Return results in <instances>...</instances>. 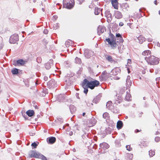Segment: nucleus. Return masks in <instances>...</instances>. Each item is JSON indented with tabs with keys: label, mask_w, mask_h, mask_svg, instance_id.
<instances>
[{
	"label": "nucleus",
	"mask_w": 160,
	"mask_h": 160,
	"mask_svg": "<svg viewBox=\"0 0 160 160\" xmlns=\"http://www.w3.org/2000/svg\"><path fill=\"white\" fill-rule=\"evenodd\" d=\"M100 84L99 82L96 80L89 81L86 79H84L82 83V86L84 88V92L87 94L88 92V88L93 89L95 87L99 86Z\"/></svg>",
	"instance_id": "nucleus-1"
},
{
	"label": "nucleus",
	"mask_w": 160,
	"mask_h": 160,
	"mask_svg": "<svg viewBox=\"0 0 160 160\" xmlns=\"http://www.w3.org/2000/svg\"><path fill=\"white\" fill-rule=\"evenodd\" d=\"M145 59L148 64L150 65H157L159 63V58L154 56L145 57Z\"/></svg>",
	"instance_id": "nucleus-2"
},
{
	"label": "nucleus",
	"mask_w": 160,
	"mask_h": 160,
	"mask_svg": "<svg viewBox=\"0 0 160 160\" xmlns=\"http://www.w3.org/2000/svg\"><path fill=\"white\" fill-rule=\"evenodd\" d=\"M74 0H63V6L68 9L72 8L74 5Z\"/></svg>",
	"instance_id": "nucleus-3"
},
{
	"label": "nucleus",
	"mask_w": 160,
	"mask_h": 160,
	"mask_svg": "<svg viewBox=\"0 0 160 160\" xmlns=\"http://www.w3.org/2000/svg\"><path fill=\"white\" fill-rule=\"evenodd\" d=\"M105 41L108 42V44L110 45L112 49H114L117 48L118 45L116 39L110 40L109 38H108L106 39Z\"/></svg>",
	"instance_id": "nucleus-4"
},
{
	"label": "nucleus",
	"mask_w": 160,
	"mask_h": 160,
	"mask_svg": "<svg viewBox=\"0 0 160 160\" xmlns=\"http://www.w3.org/2000/svg\"><path fill=\"white\" fill-rule=\"evenodd\" d=\"M109 77V74L106 71H103L100 76L99 77V78L101 81H105Z\"/></svg>",
	"instance_id": "nucleus-5"
},
{
	"label": "nucleus",
	"mask_w": 160,
	"mask_h": 160,
	"mask_svg": "<svg viewBox=\"0 0 160 160\" xmlns=\"http://www.w3.org/2000/svg\"><path fill=\"white\" fill-rule=\"evenodd\" d=\"M106 60L109 62L111 63H113L114 64L117 63V60L114 59L112 57L109 55H107L106 57Z\"/></svg>",
	"instance_id": "nucleus-6"
},
{
	"label": "nucleus",
	"mask_w": 160,
	"mask_h": 160,
	"mask_svg": "<svg viewBox=\"0 0 160 160\" xmlns=\"http://www.w3.org/2000/svg\"><path fill=\"white\" fill-rule=\"evenodd\" d=\"M18 40V36L17 35H13L10 37L9 42L11 43H15Z\"/></svg>",
	"instance_id": "nucleus-7"
},
{
	"label": "nucleus",
	"mask_w": 160,
	"mask_h": 160,
	"mask_svg": "<svg viewBox=\"0 0 160 160\" xmlns=\"http://www.w3.org/2000/svg\"><path fill=\"white\" fill-rule=\"evenodd\" d=\"M114 16L117 19H120L122 18L123 15L121 12L118 11H116L114 12Z\"/></svg>",
	"instance_id": "nucleus-8"
},
{
	"label": "nucleus",
	"mask_w": 160,
	"mask_h": 160,
	"mask_svg": "<svg viewBox=\"0 0 160 160\" xmlns=\"http://www.w3.org/2000/svg\"><path fill=\"white\" fill-rule=\"evenodd\" d=\"M111 2L113 8L115 9H118V0H111Z\"/></svg>",
	"instance_id": "nucleus-9"
},
{
	"label": "nucleus",
	"mask_w": 160,
	"mask_h": 160,
	"mask_svg": "<svg viewBox=\"0 0 160 160\" xmlns=\"http://www.w3.org/2000/svg\"><path fill=\"white\" fill-rule=\"evenodd\" d=\"M120 72V70L119 68L116 67L112 69L111 72L112 75H116L119 73Z\"/></svg>",
	"instance_id": "nucleus-10"
},
{
	"label": "nucleus",
	"mask_w": 160,
	"mask_h": 160,
	"mask_svg": "<svg viewBox=\"0 0 160 160\" xmlns=\"http://www.w3.org/2000/svg\"><path fill=\"white\" fill-rule=\"evenodd\" d=\"M48 139V142L50 144H53L56 141L55 138L53 137H50Z\"/></svg>",
	"instance_id": "nucleus-11"
},
{
	"label": "nucleus",
	"mask_w": 160,
	"mask_h": 160,
	"mask_svg": "<svg viewBox=\"0 0 160 160\" xmlns=\"http://www.w3.org/2000/svg\"><path fill=\"white\" fill-rule=\"evenodd\" d=\"M100 146L101 148L103 149H107L109 147L108 144L107 143L104 142L101 143L100 145Z\"/></svg>",
	"instance_id": "nucleus-12"
},
{
	"label": "nucleus",
	"mask_w": 160,
	"mask_h": 160,
	"mask_svg": "<svg viewBox=\"0 0 160 160\" xmlns=\"http://www.w3.org/2000/svg\"><path fill=\"white\" fill-rule=\"evenodd\" d=\"M126 86L128 88H129L132 85V82L130 80V77L128 76L126 79Z\"/></svg>",
	"instance_id": "nucleus-13"
},
{
	"label": "nucleus",
	"mask_w": 160,
	"mask_h": 160,
	"mask_svg": "<svg viewBox=\"0 0 160 160\" xmlns=\"http://www.w3.org/2000/svg\"><path fill=\"white\" fill-rule=\"evenodd\" d=\"M142 55L146 57H150L151 56V52L149 50H145L142 52Z\"/></svg>",
	"instance_id": "nucleus-14"
},
{
	"label": "nucleus",
	"mask_w": 160,
	"mask_h": 160,
	"mask_svg": "<svg viewBox=\"0 0 160 160\" xmlns=\"http://www.w3.org/2000/svg\"><path fill=\"white\" fill-rule=\"evenodd\" d=\"M16 62L17 63L14 64L15 66H16L17 64V65L20 64L22 66L25 64V61H24L22 59H19L16 61Z\"/></svg>",
	"instance_id": "nucleus-15"
},
{
	"label": "nucleus",
	"mask_w": 160,
	"mask_h": 160,
	"mask_svg": "<svg viewBox=\"0 0 160 160\" xmlns=\"http://www.w3.org/2000/svg\"><path fill=\"white\" fill-rule=\"evenodd\" d=\"M123 126L122 122L121 121H118L117 124V127L118 129L119 130L122 128Z\"/></svg>",
	"instance_id": "nucleus-16"
},
{
	"label": "nucleus",
	"mask_w": 160,
	"mask_h": 160,
	"mask_svg": "<svg viewBox=\"0 0 160 160\" xmlns=\"http://www.w3.org/2000/svg\"><path fill=\"white\" fill-rule=\"evenodd\" d=\"M26 113L30 117H32L33 116L34 114V112L33 110H28Z\"/></svg>",
	"instance_id": "nucleus-17"
},
{
	"label": "nucleus",
	"mask_w": 160,
	"mask_h": 160,
	"mask_svg": "<svg viewBox=\"0 0 160 160\" xmlns=\"http://www.w3.org/2000/svg\"><path fill=\"white\" fill-rule=\"evenodd\" d=\"M138 39L140 43H142L143 41H145V38L142 35H140L138 38Z\"/></svg>",
	"instance_id": "nucleus-18"
},
{
	"label": "nucleus",
	"mask_w": 160,
	"mask_h": 160,
	"mask_svg": "<svg viewBox=\"0 0 160 160\" xmlns=\"http://www.w3.org/2000/svg\"><path fill=\"white\" fill-rule=\"evenodd\" d=\"M40 154L39 153H37L36 152H34L33 154L30 155L31 157H34L35 158H40Z\"/></svg>",
	"instance_id": "nucleus-19"
},
{
	"label": "nucleus",
	"mask_w": 160,
	"mask_h": 160,
	"mask_svg": "<svg viewBox=\"0 0 160 160\" xmlns=\"http://www.w3.org/2000/svg\"><path fill=\"white\" fill-rule=\"evenodd\" d=\"M125 98L127 101H130L131 100V94L128 93H127L125 96Z\"/></svg>",
	"instance_id": "nucleus-20"
},
{
	"label": "nucleus",
	"mask_w": 160,
	"mask_h": 160,
	"mask_svg": "<svg viewBox=\"0 0 160 160\" xmlns=\"http://www.w3.org/2000/svg\"><path fill=\"white\" fill-rule=\"evenodd\" d=\"M116 36L117 37L119 38L120 42H123V40L122 39V37L120 33H116Z\"/></svg>",
	"instance_id": "nucleus-21"
},
{
	"label": "nucleus",
	"mask_w": 160,
	"mask_h": 160,
	"mask_svg": "<svg viewBox=\"0 0 160 160\" xmlns=\"http://www.w3.org/2000/svg\"><path fill=\"white\" fill-rule=\"evenodd\" d=\"M100 8H98L97 7L95 8V11L94 13L96 15H98L100 12Z\"/></svg>",
	"instance_id": "nucleus-22"
},
{
	"label": "nucleus",
	"mask_w": 160,
	"mask_h": 160,
	"mask_svg": "<svg viewBox=\"0 0 160 160\" xmlns=\"http://www.w3.org/2000/svg\"><path fill=\"white\" fill-rule=\"evenodd\" d=\"M72 41L69 40L66 41L65 43L66 46L67 47H68L72 44Z\"/></svg>",
	"instance_id": "nucleus-23"
},
{
	"label": "nucleus",
	"mask_w": 160,
	"mask_h": 160,
	"mask_svg": "<svg viewBox=\"0 0 160 160\" xmlns=\"http://www.w3.org/2000/svg\"><path fill=\"white\" fill-rule=\"evenodd\" d=\"M39 142H34L31 144V146L33 147V148H36Z\"/></svg>",
	"instance_id": "nucleus-24"
},
{
	"label": "nucleus",
	"mask_w": 160,
	"mask_h": 160,
	"mask_svg": "<svg viewBox=\"0 0 160 160\" xmlns=\"http://www.w3.org/2000/svg\"><path fill=\"white\" fill-rule=\"evenodd\" d=\"M75 62L76 63L80 64L81 62V59L77 57L75 58Z\"/></svg>",
	"instance_id": "nucleus-25"
},
{
	"label": "nucleus",
	"mask_w": 160,
	"mask_h": 160,
	"mask_svg": "<svg viewBox=\"0 0 160 160\" xmlns=\"http://www.w3.org/2000/svg\"><path fill=\"white\" fill-rule=\"evenodd\" d=\"M98 32L100 33H102L104 32V29L103 28H102L101 27H100L98 28Z\"/></svg>",
	"instance_id": "nucleus-26"
},
{
	"label": "nucleus",
	"mask_w": 160,
	"mask_h": 160,
	"mask_svg": "<svg viewBox=\"0 0 160 160\" xmlns=\"http://www.w3.org/2000/svg\"><path fill=\"white\" fill-rule=\"evenodd\" d=\"M12 73L13 74H16L18 73V69L14 68L12 71Z\"/></svg>",
	"instance_id": "nucleus-27"
},
{
	"label": "nucleus",
	"mask_w": 160,
	"mask_h": 160,
	"mask_svg": "<svg viewBox=\"0 0 160 160\" xmlns=\"http://www.w3.org/2000/svg\"><path fill=\"white\" fill-rule=\"evenodd\" d=\"M103 117L105 119H107L109 117V114L108 113L105 112L103 114Z\"/></svg>",
	"instance_id": "nucleus-28"
},
{
	"label": "nucleus",
	"mask_w": 160,
	"mask_h": 160,
	"mask_svg": "<svg viewBox=\"0 0 160 160\" xmlns=\"http://www.w3.org/2000/svg\"><path fill=\"white\" fill-rule=\"evenodd\" d=\"M149 154L150 156L152 157L155 155V152L154 151L151 150L149 151Z\"/></svg>",
	"instance_id": "nucleus-29"
},
{
	"label": "nucleus",
	"mask_w": 160,
	"mask_h": 160,
	"mask_svg": "<svg viewBox=\"0 0 160 160\" xmlns=\"http://www.w3.org/2000/svg\"><path fill=\"white\" fill-rule=\"evenodd\" d=\"M42 42L43 45L46 46L47 44L48 43V42L45 39H44L42 40Z\"/></svg>",
	"instance_id": "nucleus-30"
},
{
	"label": "nucleus",
	"mask_w": 160,
	"mask_h": 160,
	"mask_svg": "<svg viewBox=\"0 0 160 160\" xmlns=\"http://www.w3.org/2000/svg\"><path fill=\"white\" fill-rule=\"evenodd\" d=\"M126 148L127 150L128 151H131L132 150V148H131V146L130 145H128L126 146Z\"/></svg>",
	"instance_id": "nucleus-31"
},
{
	"label": "nucleus",
	"mask_w": 160,
	"mask_h": 160,
	"mask_svg": "<svg viewBox=\"0 0 160 160\" xmlns=\"http://www.w3.org/2000/svg\"><path fill=\"white\" fill-rule=\"evenodd\" d=\"M155 140L157 142H158L160 140V138L159 137H156L155 138Z\"/></svg>",
	"instance_id": "nucleus-32"
},
{
	"label": "nucleus",
	"mask_w": 160,
	"mask_h": 160,
	"mask_svg": "<svg viewBox=\"0 0 160 160\" xmlns=\"http://www.w3.org/2000/svg\"><path fill=\"white\" fill-rule=\"evenodd\" d=\"M42 160H47L46 158L43 155H41L40 157Z\"/></svg>",
	"instance_id": "nucleus-33"
},
{
	"label": "nucleus",
	"mask_w": 160,
	"mask_h": 160,
	"mask_svg": "<svg viewBox=\"0 0 160 160\" xmlns=\"http://www.w3.org/2000/svg\"><path fill=\"white\" fill-rule=\"evenodd\" d=\"M109 36L111 38H113V39H114V36L112 33H111V32H110Z\"/></svg>",
	"instance_id": "nucleus-34"
},
{
	"label": "nucleus",
	"mask_w": 160,
	"mask_h": 160,
	"mask_svg": "<svg viewBox=\"0 0 160 160\" xmlns=\"http://www.w3.org/2000/svg\"><path fill=\"white\" fill-rule=\"evenodd\" d=\"M48 30L47 29H44L43 31V33L46 34L48 33Z\"/></svg>",
	"instance_id": "nucleus-35"
},
{
	"label": "nucleus",
	"mask_w": 160,
	"mask_h": 160,
	"mask_svg": "<svg viewBox=\"0 0 160 160\" xmlns=\"http://www.w3.org/2000/svg\"><path fill=\"white\" fill-rule=\"evenodd\" d=\"M58 18V16L56 15H54L52 17V18L53 19H54L55 20H56Z\"/></svg>",
	"instance_id": "nucleus-36"
},
{
	"label": "nucleus",
	"mask_w": 160,
	"mask_h": 160,
	"mask_svg": "<svg viewBox=\"0 0 160 160\" xmlns=\"http://www.w3.org/2000/svg\"><path fill=\"white\" fill-rule=\"evenodd\" d=\"M125 89L122 88L121 89L120 91L121 92V93H120V94H123V93L125 92Z\"/></svg>",
	"instance_id": "nucleus-37"
},
{
	"label": "nucleus",
	"mask_w": 160,
	"mask_h": 160,
	"mask_svg": "<svg viewBox=\"0 0 160 160\" xmlns=\"http://www.w3.org/2000/svg\"><path fill=\"white\" fill-rule=\"evenodd\" d=\"M79 4H81L84 1V0H77Z\"/></svg>",
	"instance_id": "nucleus-38"
},
{
	"label": "nucleus",
	"mask_w": 160,
	"mask_h": 160,
	"mask_svg": "<svg viewBox=\"0 0 160 160\" xmlns=\"http://www.w3.org/2000/svg\"><path fill=\"white\" fill-rule=\"evenodd\" d=\"M141 131H142V130L141 129H140V130H139L138 129H136V130H135V133H137V132H139Z\"/></svg>",
	"instance_id": "nucleus-39"
},
{
	"label": "nucleus",
	"mask_w": 160,
	"mask_h": 160,
	"mask_svg": "<svg viewBox=\"0 0 160 160\" xmlns=\"http://www.w3.org/2000/svg\"><path fill=\"white\" fill-rule=\"evenodd\" d=\"M123 22H120V23H119V26H123Z\"/></svg>",
	"instance_id": "nucleus-40"
},
{
	"label": "nucleus",
	"mask_w": 160,
	"mask_h": 160,
	"mask_svg": "<svg viewBox=\"0 0 160 160\" xmlns=\"http://www.w3.org/2000/svg\"><path fill=\"white\" fill-rule=\"evenodd\" d=\"M157 45L159 47H160V43L158 42L157 43Z\"/></svg>",
	"instance_id": "nucleus-41"
},
{
	"label": "nucleus",
	"mask_w": 160,
	"mask_h": 160,
	"mask_svg": "<svg viewBox=\"0 0 160 160\" xmlns=\"http://www.w3.org/2000/svg\"><path fill=\"white\" fill-rule=\"evenodd\" d=\"M154 4H155L156 5H157V0H155V1H154Z\"/></svg>",
	"instance_id": "nucleus-42"
},
{
	"label": "nucleus",
	"mask_w": 160,
	"mask_h": 160,
	"mask_svg": "<svg viewBox=\"0 0 160 160\" xmlns=\"http://www.w3.org/2000/svg\"><path fill=\"white\" fill-rule=\"evenodd\" d=\"M72 133H73L72 132H69V134L71 136L72 135Z\"/></svg>",
	"instance_id": "nucleus-43"
},
{
	"label": "nucleus",
	"mask_w": 160,
	"mask_h": 160,
	"mask_svg": "<svg viewBox=\"0 0 160 160\" xmlns=\"http://www.w3.org/2000/svg\"><path fill=\"white\" fill-rule=\"evenodd\" d=\"M128 156H129V157H131L132 158V155L131 154H128Z\"/></svg>",
	"instance_id": "nucleus-44"
},
{
	"label": "nucleus",
	"mask_w": 160,
	"mask_h": 160,
	"mask_svg": "<svg viewBox=\"0 0 160 160\" xmlns=\"http://www.w3.org/2000/svg\"><path fill=\"white\" fill-rule=\"evenodd\" d=\"M74 129L75 130H79L78 129V128L77 127H74Z\"/></svg>",
	"instance_id": "nucleus-45"
},
{
	"label": "nucleus",
	"mask_w": 160,
	"mask_h": 160,
	"mask_svg": "<svg viewBox=\"0 0 160 160\" xmlns=\"http://www.w3.org/2000/svg\"><path fill=\"white\" fill-rule=\"evenodd\" d=\"M49 64H46L45 65V67H46V68H47V66H48V65L49 66Z\"/></svg>",
	"instance_id": "nucleus-46"
},
{
	"label": "nucleus",
	"mask_w": 160,
	"mask_h": 160,
	"mask_svg": "<svg viewBox=\"0 0 160 160\" xmlns=\"http://www.w3.org/2000/svg\"><path fill=\"white\" fill-rule=\"evenodd\" d=\"M47 77H44V79L45 80H47Z\"/></svg>",
	"instance_id": "nucleus-47"
},
{
	"label": "nucleus",
	"mask_w": 160,
	"mask_h": 160,
	"mask_svg": "<svg viewBox=\"0 0 160 160\" xmlns=\"http://www.w3.org/2000/svg\"><path fill=\"white\" fill-rule=\"evenodd\" d=\"M85 114H85V112H83V113H82V115H83V116H85Z\"/></svg>",
	"instance_id": "nucleus-48"
},
{
	"label": "nucleus",
	"mask_w": 160,
	"mask_h": 160,
	"mask_svg": "<svg viewBox=\"0 0 160 160\" xmlns=\"http://www.w3.org/2000/svg\"><path fill=\"white\" fill-rule=\"evenodd\" d=\"M35 108H36V109H38V107L37 106H36V105L35 106Z\"/></svg>",
	"instance_id": "nucleus-49"
},
{
	"label": "nucleus",
	"mask_w": 160,
	"mask_h": 160,
	"mask_svg": "<svg viewBox=\"0 0 160 160\" xmlns=\"http://www.w3.org/2000/svg\"><path fill=\"white\" fill-rule=\"evenodd\" d=\"M30 135H32H32H33L32 134V133H31H31H30Z\"/></svg>",
	"instance_id": "nucleus-50"
},
{
	"label": "nucleus",
	"mask_w": 160,
	"mask_h": 160,
	"mask_svg": "<svg viewBox=\"0 0 160 160\" xmlns=\"http://www.w3.org/2000/svg\"><path fill=\"white\" fill-rule=\"evenodd\" d=\"M30 135H32H32H33L32 134V133H31H31H30Z\"/></svg>",
	"instance_id": "nucleus-51"
},
{
	"label": "nucleus",
	"mask_w": 160,
	"mask_h": 160,
	"mask_svg": "<svg viewBox=\"0 0 160 160\" xmlns=\"http://www.w3.org/2000/svg\"><path fill=\"white\" fill-rule=\"evenodd\" d=\"M50 68L49 66H48V67H47V68Z\"/></svg>",
	"instance_id": "nucleus-52"
},
{
	"label": "nucleus",
	"mask_w": 160,
	"mask_h": 160,
	"mask_svg": "<svg viewBox=\"0 0 160 160\" xmlns=\"http://www.w3.org/2000/svg\"><path fill=\"white\" fill-rule=\"evenodd\" d=\"M159 14H160V11H159Z\"/></svg>",
	"instance_id": "nucleus-53"
},
{
	"label": "nucleus",
	"mask_w": 160,
	"mask_h": 160,
	"mask_svg": "<svg viewBox=\"0 0 160 160\" xmlns=\"http://www.w3.org/2000/svg\"><path fill=\"white\" fill-rule=\"evenodd\" d=\"M71 107H70V110L71 109Z\"/></svg>",
	"instance_id": "nucleus-54"
},
{
	"label": "nucleus",
	"mask_w": 160,
	"mask_h": 160,
	"mask_svg": "<svg viewBox=\"0 0 160 160\" xmlns=\"http://www.w3.org/2000/svg\"><path fill=\"white\" fill-rule=\"evenodd\" d=\"M136 0V1H138V0Z\"/></svg>",
	"instance_id": "nucleus-55"
}]
</instances>
